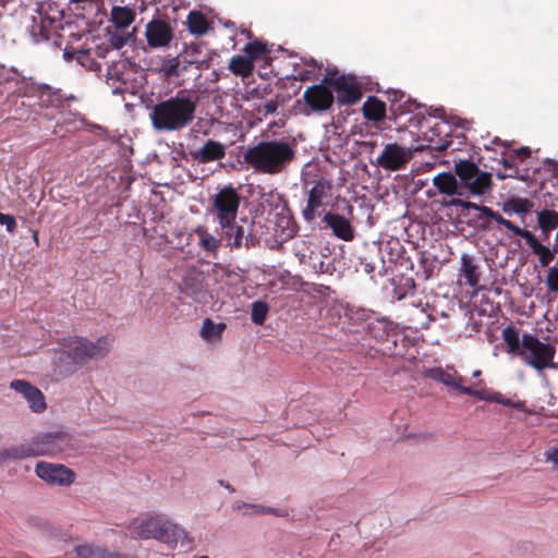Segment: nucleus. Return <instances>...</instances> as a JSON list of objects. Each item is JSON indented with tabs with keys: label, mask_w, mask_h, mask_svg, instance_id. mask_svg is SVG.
Listing matches in <instances>:
<instances>
[{
	"label": "nucleus",
	"mask_w": 558,
	"mask_h": 558,
	"mask_svg": "<svg viewBox=\"0 0 558 558\" xmlns=\"http://www.w3.org/2000/svg\"><path fill=\"white\" fill-rule=\"evenodd\" d=\"M198 97L182 89L160 100L149 112L151 126L158 132H179L189 126L196 113Z\"/></svg>",
	"instance_id": "obj_1"
},
{
	"label": "nucleus",
	"mask_w": 558,
	"mask_h": 558,
	"mask_svg": "<svg viewBox=\"0 0 558 558\" xmlns=\"http://www.w3.org/2000/svg\"><path fill=\"white\" fill-rule=\"evenodd\" d=\"M295 157L293 145L284 140H264L243 151V162L256 173L276 175Z\"/></svg>",
	"instance_id": "obj_2"
},
{
	"label": "nucleus",
	"mask_w": 558,
	"mask_h": 558,
	"mask_svg": "<svg viewBox=\"0 0 558 558\" xmlns=\"http://www.w3.org/2000/svg\"><path fill=\"white\" fill-rule=\"evenodd\" d=\"M132 538L157 539L174 548L178 543L190 546L192 539L186 531L161 515H147L132 521L129 525Z\"/></svg>",
	"instance_id": "obj_3"
},
{
	"label": "nucleus",
	"mask_w": 558,
	"mask_h": 558,
	"mask_svg": "<svg viewBox=\"0 0 558 558\" xmlns=\"http://www.w3.org/2000/svg\"><path fill=\"white\" fill-rule=\"evenodd\" d=\"M113 343V337L104 336L92 342L83 337H69L60 341L61 353L70 359L75 366L83 365L89 359L106 356Z\"/></svg>",
	"instance_id": "obj_4"
},
{
	"label": "nucleus",
	"mask_w": 558,
	"mask_h": 558,
	"mask_svg": "<svg viewBox=\"0 0 558 558\" xmlns=\"http://www.w3.org/2000/svg\"><path fill=\"white\" fill-rule=\"evenodd\" d=\"M69 442L66 434H46L43 435L35 445L21 444L0 451L2 460H22L36 456H54L65 450Z\"/></svg>",
	"instance_id": "obj_5"
},
{
	"label": "nucleus",
	"mask_w": 558,
	"mask_h": 558,
	"mask_svg": "<svg viewBox=\"0 0 558 558\" xmlns=\"http://www.w3.org/2000/svg\"><path fill=\"white\" fill-rule=\"evenodd\" d=\"M454 173L459 179L462 191L470 195L483 196L492 192L494 182L488 171H483L470 159H460L454 162Z\"/></svg>",
	"instance_id": "obj_6"
},
{
	"label": "nucleus",
	"mask_w": 558,
	"mask_h": 558,
	"mask_svg": "<svg viewBox=\"0 0 558 558\" xmlns=\"http://www.w3.org/2000/svg\"><path fill=\"white\" fill-rule=\"evenodd\" d=\"M556 348L546 342H542L537 336L533 333H523L522 350L520 357L536 371L545 368L557 369L558 365L554 362Z\"/></svg>",
	"instance_id": "obj_7"
},
{
	"label": "nucleus",
	"mask_w": 558,
	"mask_h": 558,
	"mask_svg": "<svg viewBox=\"0 0 558 558\" xmlns=\"http://www.w3.org/2000/svg\"><path fill=\"white\" fill-rule=\"evenodd\" d=\"M241 199L240 193L232 184L218 190L211 198V213L218 223L226 226L229 221L236 219Z\"/></svg>",
	"instance_id": "obj_8"
},
{
	"label": "nucleus",
	"mask_w": 558,
	"mask_h": 558,
	"mask_svg": "<svg viewBox=\"0 0 558 558\" xmlns=\"http://www.w3.org/2000/svg\"><path fill=\"white\" fill-rule=\"evenodd\" d=\"M324 83H327L337 93V101L342 106L354 105L361 100L362 87L357 82L356 76L352 74H339L338 72L331 73L324 77Z\"/></svg>",
	"instance_id": "obj_9"
},
{
	"label": "nucleus",
	"mask_w": 558,
	"mask_h": 558,
	"mask_svg": "<svg viewBox=\"0 0 558 558\" xmlns=\"http://www.w3.org/2000/svg\"><path fill=\"white\" fill-rule=\"evenodd\" d=\"M330 86L327 83H324V80L319 84H314L308 86L302 96L304 105L308 108L305 111L306 114L311 112L322 113L330 110L335 104V95L333 90L329 88Z\"/></svg>",
	"instance_id": "obj_10"
},
{
	"label": "nucleus",
	"mask_w": 558,
	"mask_h": 558,
	"mask_svg": "<svg viewBox=\"0 0 558 558\" xmlns=\"http://www.w3.org/2000/svg\"><path fill=\"white\" fill-rule=\"evenodd\" d=\"M413 157V149L398 143H388L376 159V165L388 171L405 169Z\"/></svg>",
	"instance_id": "obj_11"
},
{
	"label": "nucleus",
	"mask_w": 558,
	"mask_h": 558,
	"mask_svg": "<svg viewBox=\"0 0 558 558\" xmlns=\"http://www.w3.org/2000/svg\"><path fill=\"white\" fill-rule=\"evenodd\" d=\"M35 472L38 477L52 485L68 486L75 480V473L62 464L40 461L36 464Z\"/></svg>",
	"instance_id": "obj_12"
},
{
	"label": "nucleus",
	"mask_w": 558,
	"mask_h": 558,
	"mask_svg": "<svg viewBox=\"0 0 558 558\" xmlns=\"http://www.w3.org/2000/svg\"><path fill=\"white\" fill-rule=\"evenodd\" d=\"M331 185L325 180L315 181L308 191L307 204L302 210V216L305 221L312 222L323 206L324 199L328 196Z\"/></svg>",
	"instance_id": "obj_13"
},
{
	"label": "nucleus",
	"mask_w": 558,
	"mask_h": 558,
	"mask_svg": "<svg viewBox=\"0 0 558 558\" xmlns=\"http://www.w3.org/2000/svg\"><path fill=\"white\" fill-rule=\"evenodd\" d=\"M145 36L150 48H162L169 46L173 31L168 22L154 19L146 25Z\"/></svg>",
	"instance_id": "obj_14"
},
{
	"label": "nucleus",
	"mask_w": 558,
	"mask_h": 558,
	"mask_svg": "<svg viewBox=\"0 0 558 558\" xmlns=\"http://www.w3.org/2000/svg\"><path fill=\"white\" fill-rule=\"evenodd\" d=\"M222 236L227 241V244L232 248H246L255 245V239L251 233L245 234L244 228L236 222V219L229 221L228 225L218 223Z\"/></svg>",
	"instance_id": "obj_15"
},
{
	"label": "nucleus",
	"mask_w": 558,
	"mask_h": 558,
	"mask_svg": "<svg viewBox=\"0 0 558 558\" xmlns=\"http://www.w3.org/2000/svg\"><path fill=\"white\" fill-rule=\"evenodd\" d=\"M10 387L27 400L32 411L40 413L46 409L47 405L43 392L31 383L23 379H14L11 381Z\"/></svg>",
	"instance_id": "obj_16"
},
{
	"label": "nucleus",
	"mask_w": 558,
	"mask_h": 558,
	"mask_svg": "<svg viewBox=\"0 0 558 558\" xmlns=\"http://www.w3.org/2000/svg\"><path fill=\"white\" fill-rule=\"evenodd\" d=\"M193 160L199 163H208L221 160L226 157V146L215 140H207L203 146L190 153Z\"/></svg>",
	"instance_id": "obj_17"
},
{
	"label": "nucleus",
	"mask_w": 558,
	"mask_h": 558,
	"mask_svg": "<svg viewBox=\"0 0 558 558\" xmlns=\"http://www.w3.org/2000/svg\"><path fill=\"white\" fill-rule=\"evenodd\" d=\"M323 220L331 229L336 238L343 241H352L354 239V229L344 216L328 211Z\"/></svg>",
	"instance_id": "obj_18"
},
{
	"label": "nucleus",
	"mask_w": 558,
	"mask_h": 558,
	"mask_svg": "<svg viewBox=\"0 0 558 558\" xmlns=\"http://www.w3.org/2000/svg\"><path fill=\"white\" fill-rule=\"evenodd\" d=\"M323 63L312 57H302L301 64L294 63L292 78L300 82H310L317 80Z\"/></svg>",
	"instance_id": "obj_19"
},
{
	"label": "nucleus",
	"mask_w": 558,
	"mask_h": 558,
	"mask_svg": "<svg viewBox=\"0 0 558 558\" xmlns=\"http://www.w3.org/2000/svg\"><path fill=\"white\" fill-rule=\"evenodd\" d=\"M428 377H430L432 379L439 381L448 387H452L453 389L458 390L459 392H461L463 395L475 397L478 399H485L484 392H482L480 390H474L471 387L460 385L453 375L445 372L441 368L429 369Z\"/></svg>",
	"instance_id": "obj_20"
},
{
	"label": "nucleus",
	"mask_w": 558,
	"mask_h": 558,
	"mask_svg": "<svg viewBox=\"0 0 558 558\" xmlns=\"http://www.w3.org/2000/svg\"><path fill=\"white\" fill-rule=\"evenodd\" d=\"M456 173L441 172L434 177L433 184L440 194L463 196L464 192Z\"/></svg>",
	"instance_id": "obj_21"
},
{
	"label": "nucleus",
	"mask_w": 558,
	"mask_h": 558,
	"mask_svg": "<svg viewBox=\"0 0 558 558\" xmlns=\"http://www.w3.org/2000/svg\"><path fill=\"white\" fill-rule=\"evenodd\" d=\"M521 238L526 241V244L530 246L532 252L538 256L539 263L543 267H547L553 262L555 254L558 252L557 248L551 251L549 247L543 245L529 230H526Z\"/></svg>",
	"instance_id": "obj_22"
},
{
	"label": "nucleus",
	"mask_w": 558,
	"mask_h": 558,
	"mask_svg": "<svg viewBox=\"0 0 558 558\" xmlns=\"http://www.w3.org/2000/svg\"><path fill=\"white\" fill-rule=\"evenodd\" d=\"M362 113L366 120L379 122L386 118V102L375 96H368L362 106Z\"/></svg>",
	"instance_id": "obj_23"
},
{
	"label": "nucleus",
	"mask_w": 558,
	"mask_h": 558,
	"mask_svg": "<svg viewBox=\"0 0 558 558\" xmlns=\"http://www.w3.org/2000/svg\"><path fill=\"white\" fill-rule=\"evenodd\" d=\"M74 551L77 558H125L117 551L90 543L75 546Z\"/></svg>",
	"instance_id": "obj_24"
},
{
	"label": "nucleus",
	"mask_w": 558,
	"mask_h": 558,
	"mask_svg": "<svg viewBox=\"0 0 558 558\" xmlns=\"http://www.w3.org/2000/svg\"><path fill=\"white\" fill-rule=\"evenodd\" d=\"M461 276L465 279V284L477 288L481 279V271L478 265L475 264L474 258L468 254L461 257Z\"/></svg>",
	"instance_id": "obj_25"
},
{
	"label": "nucleus",
	"mask_w": 558,
	"mask_h": 558,
	"mask_svg": "<svg viewBox=\"0 0 558 558\" xmlns=\"http://www.w3.org/2000/svg\"><path fill=\"white\" fill-rule=\"evenodd\" d=\"M110 20L117 28L123 29L135 20V12L128 7L114 5L111 9Z\"/></svg>",
	"instance_id": "obj_26"
},
{
	"label": "nucleus",
	"mask_w": 558,
	"mask_h": 558,
	"mask_svg": "<svg viewBox=\"0 0 558 558\" xmlns=\"http://www.w3.org/2000/svg\"><path fill=\"white\" fill-rule=\"evenodd\" d=\"M228 69L238 76L246 78L254 72V63L246 56H233L229 62Z\"/></svg>",
	"instance_id": "obj_27"
},
{
	"label": "nucleus",
	"mask_w": 558,
	"mask_h": 558,
	"mask_svg": "<svg viewBox=\"0 0 558 558\" xmlns=\"http://www.w3.org/2000/svg\"><path fill=\"white\" fill-rule=\"evenodd\" d=\"M187 28L191 34L202 36L208 32L210 24L201 11H191L187 15Z\"/></svg>",
	"instance_id": "obj_28"
},
{
	"label": "nucleus",
	"mask_w": 558,
	"mask_h": 558,
	"mask_svg": "<svg viewBox=\"0 0 558 558\" xmlns=\"http://www.w3.org/2000/svg\"><path fill=\"white\" fill-rule=\"evenodd\" d=\"M537 223L542 234L547 238L558 227V213L553 209L537 211Z\"/></svg>",
	"instance_id": "obj_29"
},
{
	"label": "nucleus",
	"mask_w": 558,
	"mask_h": 558,
	"mask_svg": "<svg viewBox=\"0 0 558 558\" xmlns=\"http://www.w3.org/2000/svg\"><path fill=\"white\" fill-rule=\"evenodd\" d=\"M502 340L507 344V351L520 356L522 350V337L520 338L519 329L513 326H507L502 330Z\"/></svg>",
	"instance_id": "obj_30"
},
{
	"label": "nucleus",
	"mask_w": 558,
	"mask_h": 558,
	"mask_svg": "<svg viewBox=\"0 0 558 558\" xmlns=\"http://www.w3.org/2000/svg\"><path fill=\"white\" fill-rule=\"evenodd\" d=\"M533 207V203L527 198L522 197H511L506 201L502 205V210L506 214H518L525 215L531 211Z\"/></svg>",
	"instance_id": "obj_31"
},
{
	"label": "nucleus",
	"mask_w": 558,
	"mask_h": 558,
	"mask_svg": "<svg viewBox=\"0 0 558 558\" xmlns=\"http://www.w3.org/2000/svg\"><path fill=\"white\" fill-rule=\"evenodd\" d=\"M37 93L40 101L45 106L58 107L62 102L60 90H54L47 84L38 85Z\"/></svg>",
	"instance_id": "obj_32"
},
{
	"label": "nucleus",
	"mask_w": 558,
	"mask_h": 558,
	"mask_svg": "<svg viewBox=\"0 0 558 558\" xmlns=\"http://www.w3.org/2000/svg\"><path fill=\"white\" fill-rule=\"evenodd\" d=\"M418 107L420 105L416 102V100L411 98L403 99L398 105H390L389 119L396 123L399 117L411 113Z\"/></svg>",
	"instance_id": "obj_33"
},
{
	"label": "nucleus",
	"mask_w": 558,
	"mask_h": 558,
	"mask_svg": "<svg viewBox=\"0 0 558 558\" xmlns=\"http://www.w3.org/2000/svg\"><path fill=\"white\" fill-rule=\"evenodd\" d=\"M226 329L225 323L215 324L210 318H205L201 329V337L205 340L221 338Z\"/></svg>",
	"instance_id": "obj_34"
},
{
	"label": "nucleus",
	"mask_w": 558,
	"mask_h": 558,
	"mask_svg": "<svg viewBox=\"0 0 558 558\" xmlns=\"http://www.w3.org/2000/svg\"><path fill=\"white\" fill-rule=\"evenodd\" d=\"M269 312V305L264 301H255L252 304L251 319L255 325H264L267 314Z\"/></svg>",
	"instance_id": "obj_35"
},
{
	"label": "nucleus",
	"mask_w": 558,
	"mask_h": 558,
	"mask_svg": "<svg viewBox=\"0 0 558 558\" xmlns=\"http://www.w3.org/2000/svg\"><path fill=\"white\" fill-rule=\"evenodd\" d=\"M196 234L199 238L201 246L207 252H216L220 246V240L216 239L213 234L204 229L198 228Z\"/></svg>",
	"instance_id": "obj_36"
},
{
	"label": "nucleus",
	"mask_w": 558,
	"mask_h": 558,
	"mask_svg": "<svg viewBox=\"0 0 558 558\" xmlns=\"http://www.w3.org/2000/svg\"><path fill=\"white\" fill-rule=\"evenodd\" d=\"M244 53L247 58L254 61L258 59L264 53L268 52L267 45L260 40H254L247 43L243 48Z\"/></svg>",
	"instance_id": "obj_37"
},
{
	"label": "nucleus",
	"mask_w": 558,
	"mask_h": 558,
	"mask_svg": "<svg viewBox=\"0 0 558 558\" xmlns=\"http://www.w3.org/2000/svg\"><path fill=\"white\" fill-rule=\"evenodd\" d=\"M451 206H461L463 208H466V209H474V210H477L481 213V215L483 217H486V218H490L493 217V213L495 210H493L490 207L488 206H485V205H478V204H475V203H471V202H463L459 198H453L450 201L449 203Z\"/></svg>",
	"instance_id": "obj_38"
},
{
	"label": "nucleus",
	"mask_w": 558,
	"mask_h": 558,
	"mask_svg": "<svg viewBox=\"0 0 558 558\" xmlns=\"http://www.w3.org/2000/svg\"><path fill=\"white\" fill-rule=\"evenodd\" d=\"M489 219H493L499 226L505 227L508 231H511L514 235L518 236H522L526 231L525 229L515 226L512 221L504 218L498 211H494L493 217H490Z\"/></svg>",
	"instance_id": "obj_39"
},
{
	"label": "nucleus",
	"mask_w": 558,
	"mask_h": 558,
	"mask_svg": "<svg viewBox=\"0 0 558 558\" xmlns=\"http://www.w3.org/2000/svg\"><path fill=\"white\" fill-rule=\"evenodd\" d=\"M52 21L50 19H41L39 24L33 26V35L36 37V40H49L50 39V31L48 25H50Z\"/></svg>",
	"instance_id": "obj_40"
},
{
	"label": "nucleus",
	"mask_w": 558,
	"mask_h": 558,
	"mask_svg": "<svg viewBox=\"0 0 558 558\" xmlns=\"http://www.w3.org/2000/svg\"><path fill=\"white\" fill-rule=\"evenodd\" d=\"M547 288L555 293H558V268L550 267L546 277Z\"/></svg>",
	"instance_id": "obj_41"
},
{
	"label": "nucleus",
	"mask_w": 558,
	"mask_h": 558,
	"mask_svg": "<svg viewBox=\"0 0 558 558\" xmlns=\"http://www.w3.org/2000/svg\"><path fill=\"white\" fill-rule=\"evenodd\" d=\"M501 163L505 169L509 170L508 173H497L498 179L517 178L519 169L518 167L507 158L501 159Z\"/></svg>",
	"instance_id": "obj_42"
},
{
	"label": "nucleus",
	"mask_w": 558,
	"mask_h": 558,
	"mask_svg": "<svg viewBox=\"0 0 558 558\" xmlns=\"http://www.w3.org/2000/svg\"><path fill=\"white\" fill-rule=\"evenodd\" d=\"M0 225H4L7 230L13 233L16 229V220L14 216L0 213Z\"/></svg>",
	"instance_id": "obj_43"
},
{
	"label": "nucleus",
	"mask_w": 558,
	"mask_h": 558,
	"mask_svg": "<svg viewBox=\"0 0 558 558\" xmlns=\"http://www.w3.org/2000/svg\"><path fill=\"white\" fill-rule=\"evenodd\" d=\"M385 94H386L387 100L390 102V105H398L400 101H402L405 98L404 93L399 89H389Z\"/></svg>",
	"instance_id": "obj_44"
},
{
	"label": "nucleus",
	"mask_w": 558,
	"mask_h": 558,
	"mask_svg": "<svg viewBox=\"0 0 558 558\" xmlns=\"http://www.w3.org/2000/svg\"><path fill=\"white\" fill-rule=\"evenodd\" d=\"M484 397H485L484 400L494 401V402H497V403H500V404H504V405H507V407L519 408V403H513L510 399L504 398L500 393H495L493 396H485L484 395Z\"/></svg>",
	"instance_id": "obj_45"
},
{
	"label": "nucleus",
	"mask_w": 558,
	"mask_h": 558,
	"mask_svg": "<svg viewBox=\"0 0 558 558\" xmlns=\"http://www.w3.org/2000/svg\"><path fill=\"white\" fill-rule=\"evenodd\" d=\"M165 73L168 76H178L180 74V63L173 59L169 65L165 68Z\"/></svg>",
	"instance_id": "obj_46"
},
{
	"label": "nucleus",
	"mask_w": 558,
	"mask_h": 558,
	"mask_svg": "<svg viewBox=\"0 0 558 558\" xmlns=\"http://www.w3.org/2000/svg\"><path fill=\"white\" fill-rule=\"evenodd\" d=\"M110 41L114 48L120 49L126 44V38L122 35L116 34L111 36Z\"/></svg>",
	"instance_id": "obj_47"
},
{
	"label": "nucleus",
	"mask_w": 558,
	"mask_h": 558,
	"mask_svg": "<svg viewBox=\"0 0 558 558\" xmlns=\"http://www.w3.org/2000/svg\"><path fill=\"white\" fill-rule=\"evenodd\" d=\"M513 154H514V156H515L517 158H519L521 161H523L524 159H526L527 157H530V155H531V150H530V148H529V147L523 146V147H520V148L515 149V150L513 151Z\"/></svg>",
	"instance_id": "obj_48"
},
{
	"label": "nucleus",
	"mask_w": 558,
	"mask_h": 558,
	"mask_svg": "<svg viewBox=\"0 0 558 558\" xmlns=\"http://www.w3.org/2000/svg\"><path fill=\"white\" fill-rule=\"evenodd\" d=\"M278 109V101L269 100L264 105L265 116L275 113Z\"/></svg>",
	"instance_id": "obj_49"
},
{
	"label": "nucleus",
	"mask_w": 558,
	"mask_h": 558,
	"mask_svg": "<svg viewBox=\"0 0 558 558\" xmlns=\"http://www.w3.org/2000/svg\"><path fill=\"white\" fill-rule=\"evenodd\" d=\"M250 508H252L254 510V512L256 513H264V512H267V513H277V510L274 509V508H265L263 506H259V505H248Z\"/></svg>",
	"instance_id": "obj_50"
},
{
	"label": "nucleus",
	"mask_w": 558,
	"mask_h": 558,
	"mask_svg": "<svg viewBox=\"0 0 558 558\" xmlns=\"http://www.w3.org/2000/svg\"><path fill=\"white\" fill-rule=\"evenodd\" d=\"M548 459L558 466V449H554L551 453L548 456Z\"/></svg>",
	"instance_id": "obj_51"
},
{
	"label": "nucleus",
	"mask_w": 558,
	"mask_h": 558,
	"mask_svg": "<svg viewBox=\"0 0 558 558\" xmlns=\"http://www.w3.org/2000/svg\"><path fill=\"white\" fill-rule=\"evenodd\" d=\"M219 485L223 486L226 489H228L230 493H234L235 489L233 486H231L229 483H226L225 481H219Z\"/></svg>",
	"instance_id": "obj_52"
},
{
	"label": "nucleus",
	"mask_w": 558,
	"mask_h": 558,
	"mask_svg": "<svg viewBox=\"0 0 558 558\" xmlns=\"http://www.w3.org/2000/svg\"><path fill=\"white\" fill-rule=\"evenodd\" d=\"M449 144H450V142H448V141H442V142H441V143H440L436 148H437L438 150H440V151H441V150H446V149L448 148Z\"/></svg>",
	"instance_id": "obj_53"
},
{
	"label": "nucleus",
	"mask_w": 558,
	"mask_h": 558,
	"mask_svg": "<svg viewBox=\"0 0 558 558\" xmlns=\"http://www.w3.org/2000/svg\"><path fill=\"white\" fill-rule=\"evenodd\" d=\"M33 240L38 245L39 244V232L38 230L33 231Z\"/></svg>",
	"instance_id": "obj_54"
},
{
	"label": "nucleus",
	"mask_w": 558,
	"mask_h": 558,
	"mask_svg": "<svg viewBox=\"0 0 558 558\" xmlns=\"http://www.w3.org/2000/svg\"><path fill=\"white\" fill-rule=\"evenodd\" d=\"M478 375H480V371H476V372L474 373V376H478Z\"/></svg>",
	"instance_id": "obj_55"
},
{
	"label": "nucleus",
	"mask_w": 558,
	"mask_h": 558,
	"mask_svg": "<svg viewBox=\"0 0 558 558\" xmlns=\"http://www.w3.org/2000/svg\"><path fill=\"white\" fill-rule=\"evenodd\" d=\"M198 558H209V557H207V556H202V557H198Z\"/></svg>",
	"instance_id": "obj_56"
}]
</instances>
